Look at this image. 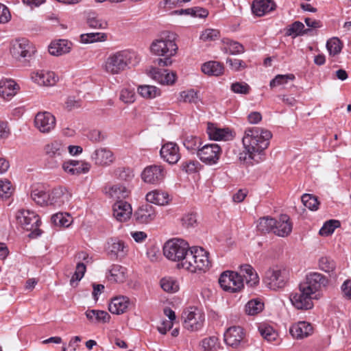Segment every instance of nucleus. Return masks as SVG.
I'll use <instances>...</instances> for the list:
<instances>
[{"instance_id":"57","label":"nucleus","mask_w":351,"mask_h":351,"mask_svg":"<svg viewBox=\"0 0 351 351\" xmlns=\"http://www.w3.org/2000/svg\"><path fill=\"white\" fill-rule=\"evenodd\" d=\"M119 99L125 104H131L135 101L136 95L134 89L123 88L121 90Z\"/></svg>"},{"instance_id":"62","label":"nucleus","mask_w":351,"mask_h":351,"mask_svg":"<svg viewBox=\"0 0 351 351\" xmlns=\"http://www.w3.org/2000/svg\"><path fill=\"white\" fill-rule=\"evenodd\" d=\"M226 63L230 69L234 71H239L246 68L247 65L245 62L237 58H228Z\"/></svg>"},{"instance_id":"12","label":"nucleus","mask_w":351,"mask_h":351,"mask_svg":"<svg viewBox=\"0 0 351 351\" xmlns=\"http://www.w3.org/2000/svg\"><path fill=\"white\" fill-rule=\"evenodd\" d=\"M35 47L25 38L14 40L10 48L12 56L17 59L29 58L35 53Z\"/></svg>"},{"instance_id":"48","label":"nucleus","mask_w":351,"mask_h":351,"mask_svg":"<svg viewBox=\"0 0 351 351\" xmlns=\"http://www.w3.org/2000/svg\"><path fill=\"white\" fill-rule=\"evenodd\" d=\"M326 48L330 56H335L339 53L342 49V43L337 38H332L326 43Z\"/></svg>"},{"instance_id":"23","label":"nucleus","mask_w":351,"mask_h":351,"mask_svg":"<svg viewBox=\"0 0 351 351\" xmlns=\"http://www.w3.org/2000/svg\"><path fill=\"white\" fill-rule=\"evenodd\" d=\"M289 332L294 339H302L313 333V327L309 322H298L291 326Z\"/></svg>"},{"instance_id":"6","label":"nucleus","mask_w":351,"mask_h":351,"mask_svg":"<svg viewBox=\"0 0 351 351\" xmlns=\"http://www.w3.org/2000/svg\"><path fill=\"white\" fill-rule=\"evenodd\" d=\"M67 145L62 141L53 140L44 147L47 156V166L49 169L58 168L66 156Z\"/></svg>"},{"instance_id":"14","label":"nucleus","mask_w":351,"mask_h":351,"mask_svg":"<svg viewBox=\"0 0 351 351\" xmlns=\"http://www.w3.org/2000/svg\"><path fill=\"white\" fill-rule=\"evenodd\" d=\"M166 171L163 166L153 165L147 166L142 172V179L145 182L157 184L163 181L166 176Z\"/></svg>"},{"instance_id":"56","label":"nucleus","mask_w":351,"mask_h":351,"mask_svg":"<svg viewBox=\"0 0 351 351\" xmlns=\"http://www.w3.org/2000/svg\"><path fill=\"white\" fill-rule=\"evenodd\" d=\"M308 29L304 28V24L300 21L293 23L287 29V34L299 36L305 34Z\"/></svg>"},{"instance_id":"58","label":"nucleus","mask_w":351,"mask_h":351,"mask_svg":"<svg viewBox=\"0 0 351 351\" xmlns=\"http://www.w3.org/2000/svg\"><path fill=\"white\" fill-rule=\"evenodd\" d=\"M86 271V265L82 263H77L75 271L70 280L71 285L73 286L75 282L80 281L84 276Z\"/></svg>"},{"instance_id":"54","label":"nucleus","mask_w":351,"mask_h":351,"mask_svg":"<svg viewBox=\"0 0 351 351\" xmlns=\"http://www.w3.org/2000/svg\"><path fill=\"white\" fill-rule=\"evenodd\" d=\"M178 100L185 103H196L197 101V92L193 89L182 91L180 93Z\"/></svg>"},{"instance_id":"13","label":"nucleus","mask_w":351,"mask_h":351,"mask_svg":"<svg viewBox=\"0 0 351 351\" xmlns=\"http://www.w3.org/2000/svg\"><path fill=\"white\" fill-rule=\"evenodd\" d=\"M312 296L299 285L298 290L291 293L289 299L294 307L301 310L311 309L313 306Z\"/></svg>"},{"instance_id":"36","label":"nucleus","mask_w":351,"mask_h":351,"mask_svg":"<svg viewBox=\"0 0 351 351\" xmlns=\"http://www.w3.org/2000/svg\"><path fill=\"white\" fill-rule=\"evenodd\" d=\"M126 246L122 241L111 239L108 243V250L111 255L118 257L123 256L125 254Z\"/></svg>"},{"instance_id":"40","label":"nucleus","mask_w":351,"mask_h":351,"mask_svg":"<svg viewBox=\"0 0 351 351\" xmlns=\"http://www.w3.org/2000/svg\"><path fill=\"white\" fill-rule=\"evenodd\" d=\"M276 224V219L270 217H263L257 221V230L261 232H273Z\"/></svg>"},{"instance_id":"60","label":"nucleus","mask_w":351,"mask_h":351,"mask_svg":"<svg viewBox=\"0 0 351 351\" xmlns=\"http://www.w3.org/2000/svg\"><path fill=\"white\" fill-rule=\"evenodd\" d=\"M182 224L184 227L189 228L197 225V215L194 213L185 214L182 219Z\"/></svg>"},{"instance_id":"2","label":"nucleus","mask_w":351,"mask_h":351,"mask_svg":"<svg viewBox=\"0 0 351 351\" xmlns=\"http://www.w3.org/2000/svg\"><path fill=\"white\" fill-rule=\"evenodd\" d=\"M244 280L251 287L256 285L259 281L257 273L250 265H241L239 273L224 271L219 278V283L224 291L234 293L243 287Z\"/></svg>"},{"instance_id":"44","label":"nucleus","mask_w":351,"mask_h":351,"mask_svg":"<svg viewBox=\"0 0 351 351\" xmlns=\"http://www.w3.org/2000/svg\"><path fill=\"white\" fill-rule=\"evenodd\" d=\"M204 351H217L219 347V339L216 336L204 338L200 342Z\"/></svg>"},{"instance_id":"47","label":"nucleus","mask_w":351,"mask_h":351,"mask_svg":"<svg viewBox=\"0 0 351 351\" xmlns=\"http://www.w3.org/2000/svg\"><path fill=\"white\" fill-rule=\"evenodd\" d=\"M303 204L311 210H317L319 208V202L316 196L311 194H304L301 197Z\"/></svg>"},{"instance_id":"55","label":"nucleus","mask_w":351,"mask_h":351,"mask_svg":"<svg viewBox=\"0 0 351 351\" xmlns=\"http://www.w3.org/2000/svg\"><path fill=\"white\" fill-rule=\"evenodd\" d=\"M220 36L219 31L216 29H206L200 35V40L209 42L217 40Z\"/></svg>"},{"instance_id":"46","label":"nucleus","mask_w":351,"mask_h":351,"mask_svg":"<svg viewBox=\"0 0 351 351\" xmlns=\"http://www.w3.org/2000/svg\"><path fill=\"white\" fill-rule=\"evenodd\" d=\"M264 304L258 300H252L245 305V312L249 315H254L263 311Z\"/></svg>"},{"instance_id":"10","label":"nucleus","mask_w":351,"mask_h":351,"mask_svg":"<svg viewBox=\"0 0 351 351\" xmlns=\"http://www.w3.org/2000/svg\"><path fill=\"white\" fill-rule=\"evenodd\" d=\"M328 280L324 275L314 272L306 276L305 280L302 282L299 285L302 287L303 290L312 296L316 298V293L321 291L322 288L327 287Z\"/></svg>"},{"instance_id":"51","label":"nucleus","mask_w":351,"mask_h":351,"mask_svg":"<svg viewBox=\"0 0 351 351\" xmlns=\"http://www.w3.org/2000/svg\"><path fill=\"white\" fill-rule=\"evenodd\" d=\"M258 330L261 336L268 341H274L278 337V333L270 326H261Z\"/></svg>"},{"instance_id":"38","label":"nucleus","mask_w":351,"mask_h":351,"mask_svg":"<svg viewBox=\"0 0 351 351\" xmlns=\"http://www.w3.org/2000/svg\"><path fill=\"white\" fill-rule=\"evenodd\" d=\"M85 315L87 319L92 322H107L110 316L106 311L99 310H88Z\"/></svg>"},{"instance_id":"24","label":"nucleus","mask_w":351,"mask_h":351,"mask_svg":"<svg viewBox=\"0 0 351 351\" xmlns=\"http://www.w3.org/2000/svg\"><path fill=\"white\" fill-rule=\"evenodd\" d=\"M19 89V85L12 79H2L0 80V97L4 100H11Z\"/></svg>"},{"instance_id":"45","label":"nucleus","mask_w":351,"mask_h":351,"mask_svg":"<svg viewBox=\"0 0 351 351\" xmlns=\"http://www.w3.org/2000/svg\"><path fill=\"white\" fill-rule=\"evenodd\" d=\"M183 145L189 151L197 152L201 145V140L195 136L188 135L184 138Z\"/></svg>"},{"instance_id":"31","label":"nucleus","mask_w":351,"mask_h":351,"mask_svg":"<svg viewBox=\"0 0 351 351\" xmlns=\"http://www.w3.org/2000/svg\"><path fill=\"white\" fill-rule=\"evenodd\" d=\"M275 6V3L271 0H254L252 10L255 15L261 16L274 10Z\"/></svg>"},{"instance_id":"34","label":"nucleus","mask_w":351,"mask_h":351,"mask_svg":"<svg viewBox=\"0 0 351 351\" xmlns=\"http://www.w3.org/2000/svg\"><path fill=\"white\" fill-rule=\"evenodd\" d=\"M108 278L110 281L121 283L127 278V269L120 265H112Z\"/></svg>"},{"instance_id":"25","label":"nucleus","mask_w":351,"mask_h":351,"mask_svg":"<svg viewBox=\"0 0 351 351\" xmlns=\"http://www.w3.org/2000/svg\"><path fill=\"white\" fill-rule=\"evenodd\" d=\"M292 229L293 223L289 217L287 215H281L278 219H276L273 233L280 237H286L291 233Z\"/></svg>"},{"instance_id":"53","label":"nucleus","mask_w":351,"mask_h":351,"mask_svg":"<svg viewBox=\"0 0 351 351\" xmlns=\"http://www.w3.org/2000/svg\"><path fill=\"white\" fill-rule=\"evenodd\" d=\"M295 79V75L292 73L286 75H277L269 83L270 87L274 88L277 86L285 84L288 81H293Z\"/></svg>"},{"instance_id":"9","label":"nucleus","mask_w":351,"mask_h":351,"mask_svg":"<svg viewBox=\"0 0 351 351\" xmlns=\"http://www.w3.org/2000/svg\"><path fill=\"white\" fill-rule=\"evenodd\" d=\"M16 217L25 230L32 231L30 236L38 237L41 234V230L38 228L40 220L39 216L34 212L21 209L17 212Z\"/></svg>"},{"instance_id":"30","label":"nucleus","mask_w":351,"mask_h":351,"mask_svg":"<svg viewBox=\"0 0 351 351\" xmlns=\"http://www.w3.org/2000/svg\"><path fill=\"white\" fill-rule=\"evenodd\" d=\"M146 200L156 205L164 206L169 203L170 198L167 192L156 189L147 193Z\"/></svg>"},{"instance_id":"11","label":"nucleus","mask_w":351,"mask_h":351,"mask_svg":"<svg viewBox=\"0 0 351 351\" xmlns=\"http://www.w3.org/2000/svg\"><path fill=\"white\" fill-rule=\"evenodd\" d=\"M184 327L190 331L200 330L205 321L204 313L195 307H190L182 313Z\"/></svg>"},{"instance_id":"18","label":"nucleus","mask_w":351,"mask_h":351,"mask_svg":"<svg viewBox=\"0 0 351 351\" xmlns=\"http://www.w3.org/2000/svg\"><path fill=\"white\" fill-rule=\"evenodd\" d=\"M160 155L165 162L171 165L176 164L181 157L178 145L173 142L165 143L160 149Z\"/></svg>"},{"instance_id":"1","label":"nucleus","mask_w":351,"mask_h":351,"mask_svg":"<svg viewBox=\"0 0 351 351\" xmlns=\"http://www.w3.org/2000/svg\"><path fill=\"white\" fill-rule=\"evenodd\" d=\"M271 137V132L268 130L258 127L247 128L242 143L249 158L256 162L261 160L262 153L268 147Z\"/></svg>"},{"instance_id":"19","label":"nucleus","mask_w":351,"mask_h":351,"mask_svg":"<svg viewBox=\"0 0 351 351\" xmlns=\"http://www.w3.org/2000/svg\"><path fill=\"white\" fill-rule=\"evenodd\" d=\"M91 160L97 166L107 167L114 162L115 157L110 149L106 147H100L92 153Z\"/></svg>"},{"instance_id":"20","label":"nucleus","mask_w":351,"mask_h":351,"mask_svg":"<svg viewBox=\"0 0 351 351\" xmlns=\"http://www.w3.org/2000/svg\"><path fill=\"white\" fill-rule=\"evenodd\" d=\"M148 74L153 80L163 85H172L177 77L175 72L157 68H152Z\"/></svg>"},{"instance_id":"49","label":"nucleus","mask_w":351,"mask_h":351,"mask_svg":"<svg viewBox=\"0 0 351 351\" xmlns=\"http://www.w3.org/2000/svg\"><path fill=\"white\" fill-rule=\"evenodd\" d=\"M14 192L11 182L6 179H0V198L8 199Z\"/></svg>"},{"instance_id":"22","label":"nucleus","mask_w":351,"mask_h":351,"mask_svg":"<svg viewBox=\"0 0 351 351\" xmlns=\"http://www.w3.org/2000/svg\"><path fill=\"white\" fill-rule=\"evenodd\" d=\"M206 132L210 139L213 141H228L233 138L232 132L228 128H218L212 123H207Z\"/></svg>"},{"instance_id":"3","label":"nucleus","mask_w":351,"mask_h":351,"mask_svg":"<svg viewBox=\"0 0 351 351\" xmlns=\"http://www.w3.org/2000/svg\"><path fill=\"white\" fill-rule=\"evenodd\" d=\"M134 53L127 50L109 54L104 60L101 70L109 75H117L125 71L132 63Z\"/></svg>"},{"instance_id":"50","label":"nucleus","mask_w":351,"mask_h":351,"mask_svg":"<svg viewBox=\"0 0 351 351\" xmlns=\"http://www.w3.org/2000/svg\"><path fill=\"white\" fill-rule=\"evenodd\" d=\"M340 226V222L337 220L330 219L324 223L322 228L319 231L321 236H328L331 234Z\"/></svg>"},{"instance_id":"8","label":"nucleus","mask_w":351,"mask_h":351,"mask_svg":"<svg viewBox=\"0 0 351 351\" xmlns=\"http://www.w3.org/2000/svg\"><path fill=\"white\" fill-rule=\"evenodd\" d=\"M289 280V271L284 267L274 266L269 268L265 274L264 282L272 290L284 288Z\"/></svg>"},{"instance_id":"52","label":"nucleus","mask_w":351,"mask_h":351,"mask_svg":"<svg viewBox=\"0 0 351 351\" xmlns=\"http://www.w3.org/2000/svg\"><path fill=\"white\" fill-rule=\"evenodd\" d=\"M31 196L32 199L40 206L49 204V194L43 190H34L32 192Z\"/></svg>"},{"instance_id":"29","label":"nucleus","mask_w":351,"mask_h":351,"mask_svg":"<svg viewBox=\"0 0 351 351\" xmlns=\"http://www.w3.org/2000/svg\"><path fill=\"white\" fill-rule=\"evenodd\" d=\"M32 80L39 85L53 86L57 82V77L53 72L39 71L32 73Z\"/></svg>"},{"instance_id":"43","label":"nucleus","mask_w":351,"mask_h":351,"mask_svg":"<svg viewBox=\"0 0 351 351\" xmlns=\"http://www.w3.org/2000/svg\"><path fill=\"white\" fill-rule=\"evenodd\" d=\"M86 23L89 27L104 29L108 27V23L104 19L95 14H89Z\"/></svg>"},{"instance_id":"64","label":"nucleus","mask_w":351,"mask_h":351,"mask_svg":"<svg viewBox=\"0 0 351 351\" xmlns=\"http://www.w3.org/2000/svg\"><path fill=\"white\" fill-rule=\"evenodd\" d=\"M78 164V160H70L64 162L62 165V168L64 171L69 175H77V171H75V165Z\"/></svg>"},{"instance_id":"35","label":"nucleus","mask_w":351,"mask_h":351,"mask_svg":"<svg viewBox=\"0 0 351 351\" xmlns=\"http://www.w3.org/2000/svg\"><path fill=\"white\" fill-rule=\"evenodd\" d=\"M223 66L216 61H209L202 64V71L208 75L219 76L223 73Z\"/></svg>"},{"instance_id":"59","label":"nucleus","mask_w":351,"mask_h":351,"mask_svg":"<svg viewBox=\"0 0 351 351\" xmlns=\"http://www.w3.org/2000/svg\"><path fill=\"white\" fill-rule=\"evenodd\" d=\"M319 267L322 271L330 273L334 271L335 263L330 258L322 257L319 261Z\"/></svg>"},{"instance_id":"41","label":"nucleus","mask_w":351,"mask_h":351,"mask_svg":"<svg viewBox=\"0 0 351 351\" xmlns=\"http://www.w3.org/2000/svg\"><path fill=\"white\" fill-rule=\"evenodd\" d=\"M138 93L145 99H153L160 95V90L150 85H142L138 88Z\"/></svg>"},{"instance_id":"42","label":"nucleus","mask_w":351,"mask_h":351,"mask_svg":"<svg viewBox=\"0 0 351 351\" xmlns=\"http://www.w3.org/2000/svg\"><path fill=\"white\" fill-rule=\"evenodd\" d=\"M51 222L56 226L69 227L72 223V217L68 213H57L51 217Z\"/></svg>"},{"instance_id":"63","label":"nucleus","mask_w":351,"mask_h":351,"mask_svg":"<svg viewBox=\"0 0 351 351\" xmlns=\"http://www.w3.org/2000/svg\"><path fill=\"white\" fill-rule=\"evenodd\" d=\"M191 0H163L160 2V6L171 10L176 7H181L183 3L190 2Z\"/></svg>"},{"instance_id":"32","label":"nucleus","mask_w":351,"mask_h":351,"mask_svg":"<svg viewBox=\"0 0 351 351\" xmlns=\"http://www.w3.org/2000/svg\"><path fill=\"white\" fill-rule=\"evenodd\" d=\"M130 304L128 298L125 296H119L113 298L108 306L110 313L116 315H120L126 311Z\"/></svg>"},{"instance_id":"7","label":"nucleus","mask_w":351,"mask_h":351,"mask_svg":"<svg viewBox=\"0 0 351 351\" xmlns=\"http://www.w3.org/2000/svg\"><path fill=\"white\" fill-rule=\"evenodd\" d=\"M191 247L189 243L182 239L173 238L168 240L163 246L165 256L172 261L181 263Z\"/></svg>"},{"instance_id":"5","label":"nucleus","mask_w":351,"mask_h":351,"mask_svg":"<svg viewBox=\"0 0 351 351\" xmlns=\"http://www.w3.org/2000/svg\"><path fill=\"white\" fill-rule=\"evenodd\" d=\"M208 253L202 247H191L188 254L181 263H178L179 269H184L189 272L206 271L210 266Z\"/></svg>"},{"instance_id":"4","label":"nucleus","mask_w":351,"mask_h":351,"mask_svg":"<svg viewBox=\"0 0 351 351\" xmlns=\"http://www.w3.org/2000/svg\"><path fill=\"white\" fill-rule=\"evenodd\" d=\"M178 49L173 35L169 34L154 40L150 46V50L153 54L165 57L164 59L157 60L158 64L161 66L171 64V58L176 54Z\"/></svg>"},{"instance_id":"17","label":"nucleus","mask_w":351,"mask_h":351,"mask_svg":"<svg viewBox=\"0 0 351 351\" xmlns=\"http://www.w3.org/2000/svg\"><path fill=\"white\" fill-rule=\"evenodd\" d=\"M156 208L147 204L138 208L134 213V219L139 224L150 223L156 219Z\"/></svg>"},{"instance_id":"37","label":"nucleus","mask_w":351,"mask_h":351,"mask_svg":"<svg viewBox=\"0 0 351 351\" xmlns=\"http://www.w3.org/2000/svg\"><path fill=\"white\" fill-rule=\"evenodd\" d=\"M106 40L107 34L102 32L82 34L80 37V41L83 44H89L95 42H104Z\"/></svg>"},{"instance_id":"39","label":"nucleus","mask_w":351,"mask_h":351,"mask_svg":"<svg viewBox=\"0 0 351 351\" xmlns=\"http://www.w3.org/2000/svg\"><path fill=\"white\" fill-rule=\"evenodd\" d=\"M160 285L163 291L169 293H176L180 289L178 280L173 277L162 278L160 281Z\"/></svg>"},{"instance_id":"28","label":"nucleus","mask_w":351,"mask_h":351,"mask_svg":"<svg viewBox=\"0 0 351 351\" xmlns=\"http://www.w3.org/2000/svg\"><path fill=\"white\" fill-rule=\"evenodd\" d=\"M72 47V43L68 40L59 39L51 43L49 46V52L52 56H60L69 53Z\"/></svg>"},{"instance_id":"15","label":"nucleus","mask_w":351,"mask_h":351,"mask_svg":"<svg viewBox=\"0 0 351 351\" xmlns=\"http://www.w3.org/2000/svg\"><path fill=\"white\" fill-rule=\"evenodd\" d=\"M221 147L215 143L208 144L198 149L197 154L204 163L213 165L217 163L221 155Z\"/></svg>"},{"instance_id":"27","label":"nucleus","mask_w":351,"mask_h":351,"mask_svg":"<svg viewBox=\"0 0 351 351\" xmlns=\"http://www.w3.org/2000/svg\"><path fill=\"white\" fill-rule=\"evenodd\" d=\"M132 213L131 205L125 201H117L113 205V216L120 222H124L129 219Z\"/></svg>"},{"instance_id":"21","label":"nucleus","mask_w":351,"mask_h":351,"mask_svg":"<svg viewBox=\"0 0 351 351\" xmlns=\"http://www.w3.org/2000/svg\"><path fill=\"white\" fill-rule=\"evenodd\" d=\"M244 335L245 334L242 328L239 326H232L228 328L224 333V341L228 346L237 348L241 345Z\"/></svg>"},{"instance_id":"61","label":"nucleus","mask_w":351,"mask_h":351,"mask_svg":"<svg viewBox=\"0 0 351 351\" xmlns=\"http://www.w3.org/2000/svg\"><path fill=\"white\" fill-rule=\"evenodd\" d=\"M231 90L235 93L247 95L250 93V87L244 82H234L231 85Z\"/></svg>"},{"instance_id":"26","label":"nucleus","mask_w":351,"mask_h":351,"mask_svg":"<svg viewBox=\"0 0 351 351\" xmlns=\"http://www.w3.org/2000/svg\"><path fill=\"white\" fill-rule=\"evenodd\" d=\"M71 194L63 187L53 189L49 194V204L54 206L60 207L69 202Z\"/></svg>"},{"instance_id":"16","label":"nucleus","mask_w":351,"mask_h":351,"mask_svg":"<svg viewBox=\"0 0 351 351\" xmlns=\"http://www.w3.org/2000/svg\"><path fill=\"white\" fill-rule=\"evenodd\" d=\"M34 124L40 132L49 133L56 127V118L49 112H40L36 114Z\"/></svg>"},{"instance_id":"33","label":"nucleus","mask_w":351,"mask_h":351,"mask_svg":"<svg viewBox=\"0 0 351 351\" xmlns=\"http://www.w3.org/2000/svg\"><path fill=\"white\" fill-rule=\"evenodd\" d=\"M105 193L114 199H125L130 195V191L122 184H114L106 186Z\"/></svg>"}]
</instances>
